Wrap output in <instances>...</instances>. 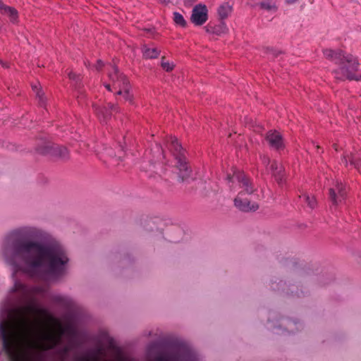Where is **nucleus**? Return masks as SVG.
<instances>
[{
    "instance_id": "nucleus-29",
    "label": "nucleus",
    "mask_w": 361,
    "mask_h": 361,
    "mask_svg": "<svg viewBox=\"0 0 361 361\" xmlns=\"http://www.w3.org/2000/svg\"><path fill=\"white\" fill-rule=\"evenodd\" d=\"M1 6H6V5L3 4L1 0H0V11H1Z\"/></svg>"
},
{
    "instance_id": "nucleus-28",
    "label": "nucleus",
    "mask_w": 361,
    "mask_h": 361,
    "mask_svg": "<svg viewBox=\"0 0 361 361\" xmlns=\"http://www.w3.org/2000/svg\"><path fill=\"white\" fill-rule=\"evenodd\" d=\"M342 161L343 163H344L345 165L348 164V159H347V157L346 156H344L343 159H342Z\"/></svg>"
},
{
    "instance_id": "nucleus-27",
    "label": "nucleus",
    "mask_w": 361,
    "mask_h": 361,
    "mask_svg": "<svg viewBox=\"0 0 361 361\" xmlns=\"http://www.w3.org/2000/svg\"><path fill=\"white\" fill-rule=\"evenodd\" d=\"M103 66V63L101 60H99L97 63V65H96V68L97 69H100Z\"/></svg>"
},
{
    "instance_id": "nucleus-5",
    "label": "nucleus",
    "mask_w": 361,
    "mask_h": 361,
    "mask_svg": "<svg viewBox=\"0 0 361 361\" xmlns=\"http://www.w3.org/2000/svg\"><path fill=\"white\" fill-rule=\"evenodd\" d=\"M147 361H197L195 353L187 346H181L171 353H161Z\"/></svg>"
},
{
    "instance_id": "nucleus-4",
    "label": "nucleus",
    "mask_w": 361,
    "mask_h": 361,
    "mask_svg": "<svg viewBox=\"0 0 361 361\" xmlns=\"http://www.w3.org/2000/svg\"><path fill=\"white\" fill-rule=\"evenodd\" d=\"M108 75L111 83H104V87L109 91H112L113 90L111 88V86H112L114 90H117V94L122 95L126 101L132 102L133 97L130 92V86L126 76L120 73L114 66H111Z\"/></svg>"
},
{
    "instance_id": "nucleus-13",
    "label": "nucleus",
    "mask_w": 361,
    "mask_h": 361,
    "mask_svg": "<svg viewBox=\"0 0 361 361\" xmlns=\"http://www.w3.org/2000/svg\"><path fill=\"white\" fill-rule=\"evenodd\" d=\"M269 170L275 176V178L278 182H281V180H282L281 173L283 171V167L282 166V165L280 163L275 161H273L271 163L270 169Z\"/></svg>"
},
{
    "instance_id": "nucleus-17",
    "label": "nucleus",
    "mask_w": 361,
    "mask_h": 361,
    "mask_svg": "<svg viewBox=\"0 0 361 361\" xmlns=\"http://www.w3.org/2000/svg\"><path fill=\"white\" fill-rule=\"evenodd\" d=\"M109 109L106 108L96 109V111H97V114L100 118L102 117L104 120H106L110 115V109L111 111H114L116 109L114 104H109Z\"/></svg>"
},
{
    "instance_id": "nucleus-3",
    "label": "nucleus",
    "mask_w": 361,
    "mask_h": 361,
    "mask_svg": "<svg viewBox=\"0 0 361 361\" xmlns=\"http://www.w3.org/2000/svg\"><path fill=\"white\" fill-rule=\"evenodd\" d=\"M229 178L232 183H237L240 188H241V190L238 192V196L234 200L235 206L243 212L257 210L258 205L256 203L251 204L247 199L243 198V195H250L255 190L254 186L252 185L250 179L240 171L234 172L233 176Z\"/></svg>"
},
{
    "instance_id": "nucleus-9",
    "label": "nucleus",
    "mask_w": 361,
    "mask_h": 361,
    "mask_svg": "<svg viewBox=\"0 0 361 361\" xmlns=\"http://www.w3.org/2000/svg\"><path fill=\"white\" fill-rule=\"evenodd\" d=\"M208 18V10L204 4L196 5L192 11L191 21L195 25H202L207 20Z\"/></svg>"
},
{
    "instance_id": "nucleus-31",
    "label": "nucleus",
    "mask_w": 361,
    "mask_h": 361,
    "mask_svg": "<svg viewBox=\"0 0 361 361\" xmlns=\"http://www.w3.org/2000/svg\"><path fill=\"white\" fill-rule=\"evenodd\" d=\"M287 324L288 325V326H289L290 328V326H291L292 325H293V324L292 322H288Z\"/></svg>"
},
{
    "instance_id": "nucleus-22",
    "label": "nucleus",
    "mask_w": 361,
    "mask_h": 361,
    "mask_svg": "<svg viewBox=\"0 0 361 361\" xmlns=\"http://www.w3.org/2000/svg\"><path fill=\"white\" fill-rule=\"evenodd\" d=\"M70 344L63 347L62 348H59L58 353L61 360H64L66 358L68 352L70 350Z\"/></svg>"
},
{
    "instance_id": "nucleus-30",
    "label": "nucleus",
    "mask_w": 361,
    "mask_h": 361,
    "mask_svg": "<svg viewBox=\"0 0 361 361\" xmlns=\"http://www.w3.org/2000/svg\"><path fill=\"white\" fill-rule=\"evenodd\" d=\"M69 77H70V78H72V79H74V78H74V75H73V73H69Z\"/></svg>"
},
{
    "instance_id": "nucleus-10",
    "label": "nucleus",
    "mask_w": 361,
    "mask_h": 361,
    "mask_svg": "<svg viewBox=\"0 0 361 361\" xmlns=\"http://www.w3.org/2000/svg\"><path fill=\"white\" fill-rule=\"evenodd\" d=\"M267 142L272 149L280 150L284 147L283 140L281 134L276 130H271L267 133Z\"/></svg>"
},
{
    "instance_id": "nucleus-32",
    "label": "nucleus",
    "mask_w": 361,
    "mask_h": 361,
    "mask_svg": "<svg viewBox=\"0 0 361 361\" xmlns=\"http://www.w3.org/2000/svg\"><path fill=\"white\" fill-rule=\"evenodd\" d=\"M286 1H287L288 2H290V3H292V2L295 1L296 0H286Z\"/></svg>"
},
{
    "instance_id": "nucleus-25",
    "label": "nucleus",
    "mask_w": 361,
    "mask_h": 361,
    "mask_svg": "<svg viewBox=\"0 0 361 361\" xmlns=\"http://www.w3.org/2000/svg\"><path fill=\"white\" fill-rule=\"evenodd\" d=\"M350 162L351 165H353L355 168H358V163L357 161V157L355 155H351L349 158Z\"/></svg>"
},
{
    "instance_id": "nucleus-11",
    "label": "nucleus",
    "mask_w": 361,
    "mask_h": 361,
    "mask_svg": "<svg viewBox=\"0 0 361 361\" xmlns=\"http://www.w3.org/2000/svg\"><path fill=\"white\" fill-rule=\"evenodd\" d=\"M324 55L327 59L334 61L336 64H338L341 61H343V59H344L343 57H346V55H344L342 51H335L331 49H324Z\"/></svg>"
},
{
    "instance_id": "nucleus-23",
    "label": "nucleus",
    "mask_w": 361,
    "mask_h": 361,
    "mask_svg": "<svg viewBox=\"0 0 361 361\" xmlns=\"http://www.w3.org/2000/svg\"><path fill=\"white\" fill-rule=\"evenodd\" d=\"M161 66L162 68L164 70H165L166 71H171L174 67L173 63L169 62V61H164V59H162V60H161Z\"/></svg>"
},
{
    "instance_id": "nucleus-8",
    "label": "nucleus",
    "mask_w": 361,
    "mask_h": 361,
    "mask_svg": "<svg viewBox=\"0 0 361 361\" xmlns=\"http://www.w3.org/2000/svg\"><path fill=\"white\" fill-rule=\"evenodd\" d=\"M329 196L334 205L337 206L342 203L345 197V190L341 182L335 181L334 186L329 189Z\"/></svg>"
},
{
    "instance_id": "nucleus-15",
    "label": "nucleus",
    "mask_w": 361,
    "mask_h": 361,
    "mask_svg": "<svg viewBox=\"0 0 361 361\" xmlns=\"http://www.w3.org/2000/svg\"><path fill=\"white\" fill-rule=\"evenodd\" d=\"M143 56L146 59H154L157 58L160 53V51L157 48L149 47L146 45L143 46L142 49Z\"/></svg>"
},
{
    "instance_id": "nucleus-24",
    "label": "nucleus",
    "mask_w": 361,
    "mask_h": 361,
    "mask_svg": "<svg viewBox=\"0 0 361 361\" xmlns=\"http://www.w3.org/2000/svg\"><path fill=\"white\" fill-rule=\"evenodd\" d=\"M32 90L36 92V96L41 100L42 98V92L40 91V90L38 88L37 85H33L32 86Z\"/></svg>"
},
{
    "instance_id": "nucleus-6",
    "label": "nucleus",
    "mask_w": 361,
    "mask_h": 361,
    "mask_svg": "<svg viewBox=\"0 0 361 361\" xmlns=\"http://www.w3.org/2000/svg\"><path fill=\"white\" fill-rule=\"evenodd\" d=\"M338 65L339 67L334 70L335 77L339 80H357V71L358 62L356 58L351 55H346Z\"/></svg>"
},
{
    "instance_id": "nucleus-12",
    "label": "nucleus",
    "mask_w": 361,
    "mask_h": 361,
    "mask_svg": "<svg viewBox=\"0 0 361 361\" xmlns=\"http://www.w3.org/2000/svg\"><path fill=\"white\" fill-rule=\"evenodd\" d=\"M0 12L2 15L8 17L12 23L17 22L18 12L14 8L8 6H1Z\"/></svg>"
},
{
    "instance_id": "nucleus-2",
    "label": "nucleus",
    "mask_w": 361,
    "mask_h": 361,
    "mask_svg": "<svg viewBox=\"0 0 361 361\" xmlns=\"http://www.w3.org/2000/svg\"><path fill=\"white\" fill-rule=\"evenodd\" d=\"M1 255L13 274L22 272L44 281L66 275L70 261L59 241L32 226L12 231L2 243Z\"/></svg>"
},
{
    "instance_id": "nucleus-19",
    "label": "nucleus",
    "mask_w": 361,
    "mask_h": 361,
    "mask_svg": "<svg viewBox=\"0 0 361 361\" xmlns=\"http://www.w3.org/2000/svg\"><path fill=\"white\" fill-rule=\"evenodd\" d=\"M173 20L176 25L181 27H184L186 24L183 15L178 12L173 13Z\"/></svg>"
},
{
    "instance_id": "nucleus-1",
    "label": "nucleus",
    "mask_w": 361,
    "mask_h": 361,
    "mask_svg": "<svg viewBox=\"0 0 361 361\" xmlns=\"http://www.w3.org/2000/svg\"><path fill=\"white\" fill-rule=\"evenodd\" d=\"M12 291L19 304L9 300L1 307L4 317L0 322L2 350L10 361H44L47 350L61 345L66 329L34 298L43 293L44 288H28L16 281Z\"/></svg>"
},
{
    "instance_id": "nucleus-7",
    "label": "nucleus",
    "mask_w": 361,
    "mask_h": 361,
    "mask_svg": "<svg viewBox=\"0 0 361 361\" xmlns=\"http://www.w3.org/2000/svg\"><path fill=\"white\" fill-rule=\"evenodd\" d=\"M169 149L173 152L177 161V168L179 170V177L183 180L190 175V171L188 168L184 152L181 145L176 137H171L167 142Z\"/></svg>"
},
{
    "instance_id": "nucleus-14",
    "label": "nucleus",
    "mask_w": 361,
    "mask_h": 361,
    "mask_svg": "<svg viewBox=\"0 0 361 361\" xmlns=\"http://www.w3.org/2000/svg\"><path fill=\"white\" fill-rule=\"evenodd\" d=\"M232 11V6L227 2L223 3L217 9L219 18L223 20L228 17Z\"/></svg>"
},
{
    "instance_id": "nucleus-18",
    "label": "nucleus",
    "mask_w": 361,
    "mask_h": 361,
    "mask_svg": "<svg viewBox=\"0 0 361 361\" xmlns=\"http://www.w3.org/2000/svg\"><path fill=\"white\" fill-rule=\"evenodd\" d=\"M300 198H302L303 200L306 202L307 205L311 208L313 209L316 206V200L314 196H310L307 194H303L300 196Z\"/></svg>"
},
{
    "instance_id": "nucleus-26",
    "label": "nucleus",
    "mask_w": 361,
    "mask_h": 361,
    "mask_svg": "<svg viewBox=\"0 0 361 361\" xmlns=\"http://www.w3.org/2000/svg\"><path fill=\"white\" fill-rule=\"evenodd\" d=\"M262 161L263 163V164L267 167V166L270 163V160H269V158L265 155H264L263 157H262Z\"/></svg>"
},
{
    "instance_id": "nucleus-21",
    "label": "nucleus",
    "mask_w": 361,
    "mask_h": 361,
    "mask_svg": "<svg viewBox=\"0 0 361 361\" xmlns=\"http://www.w3.org/2000/svg\"><path fill=\"white\" fill-rule=\"evenodd\" d=\"M228 28L226 24L222 22L219 25L214 27V32L217 35H221L227 32Z\"/></svg>"
},
{
    "instance_id": "nucleus-20",
    "label": "nucleus",
    "mask_w": 361,
    "mask_h": 361,
    "mask_svg": "<svg viewBox=\"0 0 361 361\" xmlns=\"http://www.w3.org/2000/svg\"><path fill=\"white\" fill-rule=\"evenodd\" d=\"M261 7L263 9L270 11H276V6L274 2L271 1H263L260 4Z\"/></svg>"
},
{
    "instance_id": "nucleus-16",
    "label": "nucleus",
    "mask_w": 361,
    "mask_h": 361,
    "mask_svg": "<svg viewBox=\"0 0 361 361\" xmlns=\"http://www.w3.org/2000/svg\"><path fill=\"white\" fill-rule=\"evenodd\" d=\"M47 153H51L54 155L59 156L62 158H66L68 155V151L65 147L54 146L51 147Z\"/></svg>"
}]
</instances>
